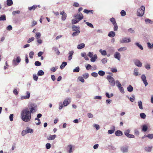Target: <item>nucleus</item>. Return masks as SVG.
<instances>
[{
	"mask_svg": "<svg viewBox=\"0 0 153 153\" xmlns=\"http://www.w3.org/2000/svg\"><path fill=\"white\" fill-rule=\"evenodd\" d=\"M93 126L96 128L97 130H98L100 128V126L98 125L94 124V125Z\"/></svg>",
	"mask_w": 153,
	"mask_h": 153,
	"instance_id": "63",
	"label": "nucleus"
},
{
	"mask_svg": "<svg viewBox=\"0 0 153 153\" xmlns=\"http://www.w3.org/2000/svg\"><path fill=\"white\" fill-rule=\"evenodd\" d=\"M68 147L69 148V153H71L72 152V146L71 145H69L68 146Z\"/></svg>",
	"mask_w": 153,
	"mask_h": 153,
	"instance_id": "51",
	"label": "nucleus"
},
{
	"mask_svg": "<svg viewBox=\"0 0 153 153\" xmlns=\"http://www.w3.org/2000/svg\"><path fill=\"white\" fill-rule=\"evenodd\" d=\"M21 118L25 122H28L31 119V114L28 108L23 109L21 113Z\"/></svg>",
	"mask_w": 153,
	"mask_h": 153,
	"instance_id": "1",
	"label": "nucleus"
},
{
	"mask_svg": "<svg viewBox=\"0 0 153 153\" xmlns=\"http://www.w3.org/2000/svg\"><path fill=\"white\" fill-rule=\"evenodd\" d=\"M86 24L88 26H89L90 27H91V28L94 27V26L92 24H91L90 23H89L88 22H86Z\"/></svg>",
	"mask_w": 153,
	"mask_h": 153,
	"instance_id": "48",
	"label": "nucleus"
},
{
	"mask_svg": "<svg viewBox=\"0 0 153 153\" xmlns=\"http://www.w3.org/2000/svg\"><path fill=\"white\" fill-rule=\"evenodd\" d=\"M101 61L103 63L105 64L107 62V59L106 58L103 59L101 60Z\"/></svg>",
	"mask_w": 153,
	"mask_h": 153,
	"instance_id": "45",
	"label": "nucleus"
},
{
	"mask_svg": "<svg viewBox=\"0 0 153 153\" xmlns=\"http://www.w3.org/2000/svg\"><path fill=\"white\" fill-rule=\"evenodd\" d=\"M140 117L143 119H145L146 117V115L144 113H141L140 114Z\"/></svg>",
	"mask_w": 153,
	"mask_h": 153,
	"instance_id": "40",
	"label": "nucleus"
},
{
	"mask_svg": "<svg viewBox=\"0 0 153 153\" xmlns=\"http://www.w3.org/2000/svg\"><path fill=\"white\" fill-rule=\"evenodd\" d=\"M113 25L114 26V31H116L118 29V26L117 25V24H115V25Z\"/></svg>",
	"mask_w": 153,
	"mask_h": 153,
	"instance_id": "52",
	"label": "nucleus"
},
{
	"mask_svg": "<svg viewBox=\"0 0 153 153\" xmlns=\"http://www.w3.org/2000/svg\"><path fill=\"white\" fill-rule=\"evenodd\" d=\"M114 56V58L117 59L118 60L120 61V60L121 55L119 52H115Z\"/></svg>",
	"mask_w": 153,
	"mask_h": 153,
	"instance_id": "10",
	"label": "nucleus"
},
{
	"mask_svg": "<svg viewBox=\"0 0 153 153\" xmlns=\"http://www.w3.org/2000/svg\"><path fill=\"white\" fill-rule=\"evenodd\" d=\"M26 130L27 133L29 132L31 133L33 132V130L32 129L30 128H27Z\"/></svg>",
	"mask_w": 153,
	"mask_h": 153,
	"instance_id": "36",
	"label": "nucleus"
},
{
	"mask_svg": "<svg viewBox=\"0 0 153 153\" xmlns=\"http://www.w3.org/2000/svg\"><path fill=\"white\" fill-rule=\"evenodd\" d=\"M93 11L92 10H90L86 9H85L83 11L84 12L87 14H88L90 12L92 14L93 13Z\"/></svg>",
	"mask_w": 153,
	"mask_h": 153,
	"instance_id": "32",
	"label": "nucleus"
},
{
	"mask_svg": "<svg viewBox=\"0 0 153 153\" xmlns=\"http://www.w3.org/2000/svg\"><path fill=\"white\" fill-rule=\"evenodd\" d=\"M79 71V67L78 66L76 67L75 69L73 70L74 72H78Z\"/></svg>",
	"mask_w": 153,
	"mask_h": 153,
	"instance_id": "41",
	"label": "nucleus"
},
{
	"mask_svg": "<svg viewBox=\"0 0 153 153\" xmlns=\"http://www.w3.org/2000/svg\"><path fill=\"white\" fill-rule=\"evenodd\" d=\"M120 14L122 16H124L126 15V11L124 10H122L120 12Z\"/></svg>",
	"mask_w": 153,
	"mask_h": 153,
	"instance_id": "44",
	"label": "nucleus"
},
{
	"mask_svg": "<svg viewBox=\"0 0 153 153\" xmlns=\"http://www.w3.org/2000/svg\"><path fill=\"white\" fill-rule=\"evenodd\" d=\"M34 39V38L33 37H32L30 38L27 41V42L29 43L30 42H31L33 41Z\"/></svg>",
	"mask_w": 153,
	"mask_h": 153,
	"instance_id": "60",
	"label": "nucleus"
},
{
	"mask_svg": "<svg viewBox=\"0 0 153 153\" xmlns=\"http://www.w3.org/2000/svg\"><path fill=\"white\" fill-rule=\"evenodd\" d=\"M107 79L108 80L110 85L112 86H114L115 85V82L114 79L111 76L108 75L107 76Z\"/></svg>",
	"mask_w": 153,
	"mask_h": 153,
	"instance_id": "3",
	"label": "nucleus"
},
{
	"mask_svg": "<svg viewBox=\"0 0 153 153\" xmlns=\"http://www.w3.org/2000/svg\"><path fill=\"white\" fill-rule=\"evenodd\" d=\"M99 52L101 53L102 55H106L107 54L106 51L105 50L102 51V49H100Z\"/></svg>",
	"mask_w": 153,
	"mask_h": 153,
	"instance_id": "26",
	"label": "nucleus"
},
{
	"mask_svg": "<svg viewBox=\"0 0 153 153\" xmlns=\"http://www.w3.org/2000/svg\"><path fill=\"white\" fill-rule=\"evenodd\" d=\"M78 79L79 81L81 82H85V80L83 79V78L81 76H79L78 78Z\"/></svg>",
	"mask_w": 153,
	"mask_h": 153,
	"instance_id": "47",
	"label": "nucleus"
},
{
	"mask_svg": "<svg viewBox=\"0 0 153 153\" xmlns=\"http://www.w3.org/2000/svg\"><path fill=\"white\" fill-rule=\"evenodd\" d=\"M37 7V6L34 5L31 7H29L28 9L30 10H34Z\"/></svg>",
	"mask_w": 153,
	"mask_h": 153,
	"instance_id": "35",
	"label": "nucleus"
},
{
	"mask_svg": "<svg viewBox=\"0 0 153 153\" xmlns=\"http://www.w3.org/2000/svg\"><path fill=\"white\" fill-rule=\"evenodd\" d=\"M115 33L113 31H110L108 34V36L111 37H113L114 36H115Z\"/></svg>",
	"mask_w": 153,
	"mask_h": 153,
	"instance_id": "18",
	"label": "nucleus"
},
{
	"mask_svg": "<svg viewBox=\"0 0 153 153\" xmlns=\"http://www.w3.org/2000/svg\"><path fill=\"white\" fill-rule=\"evenodd\" d=\"M152 146L151 147H146L145 148V151L147 152H150L151 151L152 149Z\"/></svg>",
	"mask_w": 153,
	"mask_h": 153,
	"instance_id": "25",
	"label": "nucleus"
},
{
	"mask_svg": "<svg viewBox=\"0 0 153 153\" xmlns=\"http://www.w3.org/2000/svg\"><path fill=\"white\" fill-rule=\"evenodd\" d=\"M67 65V62H62L61 65L60 66V68L61 69H63Z\"/></svg>",
	"mask_w": 153,
	"mask_h": 153,
	"instance_id": "21",
	"label": "nucleus"
},
{
	"mask_svg": "<svg viewBox=\"0 0 153 153\" xmlns=\"http://www.w3.org/2000/svg\"><path fill=\"white\" fill-rule=\"evenodd\" d=\"M110 21L112 23L113 25L117 24L115 19L114 18H112L110 19Z\"/></svg>",
	"mask_w": 153,
	"mask_h": 153,
	"instance_id": "31",
	"label": "nucleus"
},
{
	"mask_svg": "<svg viewBox=\"0 0 153 153\" xmlns=\"http://www.w3.org/2000/svg\"><path fill=\"white\" fill-rule=\"evenodd\" d=\"M44 74V72L42 70L39 71V76H42Z\"/></svg>",
	"mask_w": 153,
	"mask_h": 153,
	"instance_id": "58",
	"label": "nucleus"
},
{
	"mask_svg": "<svg viewBox=\"0 0 153 153\" xmlns=\"http://www.w3.org/2000/svg\"><path fill=\"white\" fill-rule=\"evenodd\" d=\"M58 68L57 66H56L55 67H53L51 68V70L53 72H55L56 71V69H57Z\"/></svg>",
	"mask_w": 153,
	"mask_h": 153,
	"instance_id": "61",
	"label": "nucleus"
},
{
	"mask_svg": "<svg viewBox=\"0 0 153 153\" xmlns=\"http://www.w3.org/2000/svg\"><path fill=\"white\" fill-rule=\"evenodd\" d=\"M130 132V130L129 129L126 130L124 131V134L128 138H134V136L133 134H129Z\"/></svg>",
	"mask_w": 153,
	"mask_h": 153,
	"instance_id": "4",
	"label": "nucleus"
},
{
	"mask_svg": "<svg viewBox=\"0 0 153 153\" xmlns=\"http://www.w3.org/2000/svg\"><path fill=\"white\" fill-rule=\"evenodd\" d=\"M56 135L54 134L53 135H50L47 137V139L49 140H54L56 137Z\"/></svg>",
	"mask_w": 153,
	"mask_h": 153,
	"instance_id": "16",
	"label": "nucleus"
},
{
	"mask_svg": "<svg viewBox=\"0 0 153 153\" xmlns=\"http://www.w3.org/2000/svg\"><path fill=\"white\" fill-rule=\"evenodd\" d=\"M98 74L100 76H103L105 74V72L104 71H98Z\"/></svg>",
	"mask_w": 153,
	"mask_h": 153,
	"instance_id": "34",
	"label": "nucleus"
},
{
	"mask_svg": "<svg viewBox=\"0 0 153 153\" xmlns=\"http://www.w3.org/2000/svg\"><path fill=\"white\" fill-rule=\"evenodd\" d=\"M138 69L137 68H135L134 70V75L135 76H137L138 74Z\"/></svg>",
	"mask_w": 153,
	"mask_h": 153,
	"instance_id": "27",
	"label": "nucleus"
},
{
	"mask_svg": "<svg viewBox=\"0 0 153 153\" xmlns=\"http://www.w3.org/2000/svg\"><path fill=\"white\" fill-rule=\"evenodd\" d=\"M37 106L35 105H32L30 108V113H33L36 112V111Z\"/></svg>",
	"mask_w": 153,
	"mask_h": 153,
	"instance_id": "9",
	"label": "nucleus"
},
{
	"mask_svg": "<svg viewBox=\"0 0 153 153\" xmlns=\"http://www.w3.org/2000/svg\"><path fill=\"white\" fill-rule=\"evenodd\" d=\"M80 33V31H74L72 34L73 36H74L78 35Z\"/></svg>",
	"mask_w": 153,
	"mask_h": 153,
	"instance_id": "33",
	"label": "nucleus"
},
{
	"mask_svg": "<svg viewBox=\"0 0 153 153\" xmlns=\"http://www.w3.org/2000/svg\"><path fill=\"white\" fill-rule=\"evenodd\" d=\"M115 134L117 136H122L123 134L122 132L120 130H117L115 131Z\"/></svg>",
	"mask_w": 153,
	"mask_h": 153,
	"instance_id": "17",
	"label": "nucleus"
},
{
	"mask_svg": "<svg viewBox=\"0 0 153 153\" xmlns=\"http://www.w3.org/2000/svg\"><path fill=\"white\" fill-rule=\"evenodd\" d=\"M13 2L12 0H7V6H10L13 4Z\"/></svg>",
	"mask_w": 153,
	"mask_h": 153,
	"instance_id": "22",
	"label": "nucleus"
},
{
	"mask_svg": "<svg viewBox=\"0 0 153 153\" xmlns=\"http://www.w3.org/2000/svg\"><path fill=\"white\" fill-rule=\"evenodd\" d=\"M147 45L149 48L150 49L152 48V47L150 42H148L147 43Z\"/></svg>",
	"mask_w": 153,
	"mask_h": 153,
	"instance_id": "64",
	"label": "nucleus"
},
{
	"mask_svg": "<svg viewBox=\"0 0 153 153\" xmlns=\"http://www.w3.org/2000/svg\"><path fill=\"white\" fill-rule=\"evenodd\" d=\"M134 64L138 67H141L142 66V63L139 60H136L134 62Z\"/></svg>",
	"mask_w": 153,
	"mask_h": 153,
	"instance_id": "11",
	"label": "nucleus"
},
{
	"mask_svg": "<svg viewBox=\"0 0 153 153\" xmlns=\"http://www.w3.org/2000/svg\"><path fill=\"white\" fill-rule=\"evenodd\" d=\"M120 149L123 153H127L128 151V147L126 146H123Z\"/></svg>",
	"mask_w": 153,
	"mask_h": 153,
	"instance_id": "8",
	"label": "nucleus"
},
{
	"mask_svg": "<svg viewBox=\"0 0 153 153\" xmlns=\"http://www.w3.org/2000/svg\"><path fill=\"white\" fill-rule=\"evenodd\" d=\"M74 17L79 21L82 20L83 18V15L81 13H79L75 15Z\"/></svg>",
	"mask_w": 153,
	"mask_h": 153,
	"instance_id": "7",
	"label": "nucleus"
},
{
	"mask_svg": "<svg viewBox=\"0 0 153 153\" xmlns=\"http://www.w3.org/2000/svg\"><path fill=\"white\" fill-rule=\"evenodd\" d=\"M79 21L76 19H73L72 20V24H75L78 23Z\"/></svg>",
	"mask_w": 153,
	"mask_h": 153,
	"instance_id": "38",
	"label": "nucleus"
},
{
	"mask_svg": "<svg viewBox=\"0 0 153 153\" xmlns=\"http://www.w3.org/2000/svg\"><path fill=\"white\" fill-rule=\"evenodd\" d=\"M145 68L147 70H149L151 68L150 65L148 64L145 65Z\"/></svg>",
	"mask_w": 153,
	"mask_h": 153,
	"instance_id": "46",
	"label": "nucleus"
},
{
	"mask_svg": "<svg viewBox=\"0 0 153 153\" xmlns=\"http://www.w3.org/2000/svg\"><path fill=\"white\" fill-rule=\"evenodd\" d=\"M88 56L90 58L94 56V53L93 52H89L88 54Z\"/></svg>",
	"mask_w": 153,
	"mask_h": 153,
	"instance_id": "39",
	"label": "nucleus"
},
{
	"mask_svg": "<svg viewBox=\"0 0 153 153\" xmlns=\"http://www.w3.org/2000/svg\"><path fill=\"white\" fill-rule=\"evenodd\" d=\"M54 50L56 51V53L57 55H59L60 53V52L59 51L58 49L56 48H53Z\"/></svg>",
	"mask_w": 153,
	"mask_h": 153,
	"instance_id": "53",
	"label": "nucleus"
},
{
	"mask_svg": "<svg viewBox=\"0 0 153 153\" xmlns=\"http://www.w3.org/2000/svg\"><path fill=\"white\" fill-rule=\"evenodd\" d=\"M91 75L93 76L96 77L98 76V74L96 72H93L91 73Z\"/></svg>",
	"mask_w": 153,
	"mask_h": 153,
	"instance_id": "55",
	"label": "nucleus"
},
{
	"mask_svg": "<svg viewBox=\"0 0 153 153\" xmlns=\"http://www.w3.org/2000/svg\"><path fill=\"white\" fill-rule=\"evenodd\" d=\"M147 128H148L146 125H143L142 128V131L145 132L147 131Z\"/></svg>",
	"mask_w": 153,
	"mask_h": 153,
	"instance_id": "37",
	"label": "nucleus"
},
{
	"mask_svg": "<svg viewBox=\"0 0 153 153\" xmlns=\"http://www.w3.org/2000/svg\"><path fill=\"white\" fill-rule=\"evenodd\" d=\"M33 77L34 80L37 81L38 79V77L36 74H33Z\"/></svg>",
	"mask_w": 153,
	"mask_h": 153,
	"instance_id": "50",
	"label": "nucleus"
},
{
	"mask_svg": "<svg viewBox=\"0 0 153 153\" xmlns=\"http://www.w3.org/2000/svg\"><path fill=\"white\" fill-rule=\"evenodd\" d=\"M139 108L141 110L143 109L142 102L141 100L137 102Z\"/></svg>",
	"mask_w": 153,
	"mask_h": 153,
	"instance_id": "14",
	"label": "nucleus"
},
{
	"mask_svg": "<svg viewBox=\"0 0 153 153\" xmlns=\"http://www.w3.org/2000/svg\"><path fill=\"white\" fill-rule=\"evenodd\" d=\"M127 90L129 92H131L133 91V88L132 86L131 85H129L128 87L127 88Z\"/></svg>",
	"mask_w": 153,
	"mask_h": 153,
	"instance_id": "24",
	"label": "nucleus"
},
{
	"mask_svg": "<svg viewBox=\"0 0 153 153\" xmlns=\"http://www.w3.org/2000/svg\"><path fill=\"white\" fill-rule=\"evenodd\" d=\"M46 147L47 149H48L51 148V145L50 143H48L46 144Z\"/></svg>",
	"mask_w": 153,
	"mask_h": 153,
	"instance_id": "49",
	"label": "nucleus"
},
{
	"mask_svg": "<svg viewBox=\"0 0 153 153\" xmlns=\"http://www.w3.org/2000/svg\"><path fill=\"white\" fill-rule=\"evenodd\" d=\"M128 32L131 33H134L135 31L132 28H130L128 30Z\"/></svg>",
	"mask_w": 153,
	"mask_h": 153,
	"instance_id": "59",
	"label": "nucleus"
},
{
	"mask_svg": "<svg viewBox=\"0 0 153 153\" xmlns=\"http://www.w3.org/2000/svg\"><path fill=\"white\" fill-rule=\"evenodd\" d=\"M34 53L33 51H31L29 53V57L30 58H32Z\"/></svg>",
	"mask_w": 153,
	"mask_h": 153,
	"instance_id": "56",
	"label": "nucleus"
},
{
	"mask_svg": "<svg viewBox=\"0 0 153 153\" xmlns=\"http://www.w3.org/2000/svg\"><path fill=\"white\" fill-rule=\"evenodd\" d=\"M147 137L150 139H152L153 138V134H148L147 135Z\"/></svg>",
	"mask_w": 153,
	"mask_h": 153,
	"instance_id": "57",
	"label": "nucleus"
},
{
	"mask_svg": "<svg viewBox=\"0 0 153 153\" xmlns=\"http://www.w3.org/2000/svg\"><path fill=\"white\" fill-rule=\"evenodd\" d=\"M89 76V74L88 73H85L83 75V76L84 78L85 79H87V78Z\"/></svg>",
	"mask_w": 153,
	"mask_h": 153,
	"instance_id": "42",
	"label": "nucleus"
},
{
	"mask_svg": "<svg viewBox=\"0 0 153 153\" xmlns=\"http://www.w3.org/2000/svg\"><path fill=\"white\" fill-rule=\"evenodd\" d=\"M20 13V11L19 10L14 11L13 12L12 14L13 15H15L16 14H19Z\"/></svg>",
	"mask_w": 153,
	"mask_h": 153,
	"instance_id": "54",
	"label": "nucleus"
},
{
	"mask_svg": "<svg viewBox=\"0 0 153 153\" xmlns=\"http://www.w3.org/2000/svg\"><path fill=\"white\" fill-rule=\"evenodd\" d=\"M6 20V16L5 15H2L0 17V21H5Z\"/></svg>",
	"mask_w": 153,
	"mask_h": 153,
	"instance_id": "30",
	"label": "nucleus"
},
{
	"mask_svg": "<svg viewBox=\"0 0 153 153\" xmlns=\"http://www.w3.org/2000/svg\"><path fill=\"white\" fill-rule=\"evenodd\" d=\"M131 41V39L130 38H127L126 37L123 38L120 41L121 43H127L130 42Z\"/></svg>",
	"mask_w": 153,
	"mask_h": 153,
	"instance_id": "5",
	"label": "nucleus"
},
{
	"mask_svg": "<svg viewBox=\"0 0 153 153\" xmlns=\"http://www.w3.org/2000/svg\"><path fill=\"white\" fill-rule=\"evenodd\" d=\"M115 130V127L114 126H113V129L112 130H108V134H111L113 133L114 132Z\"/></svg>",
	"mask_w": 153,
	"mask_h": 153,
	"instance_id": "29",
	"label": "nucleus"
},
{
	"mask_svg": "<svg viewBox=\"0 0 153 153\" xmlns=\"http://www.w3.org/2000/svg\"><path fill=\"white\" fill-rule=\"evenodd\" d=\"M127 48L125 47H122L118 49V51H119L121 52L122 51H124L127 50Z\"/></svg>",
	"mask_w": 153,
	"mask_h": 153,
	"instance_id": "23",
	"label": "nucleus"
},
{
	"mask_svg": "<svg viewBox=\"0 0 153 153\" xmlns=\"http://www.w3.org/2000/svg\"><path fill=\"white\" fill-rule=\"evenodd\" d=\"M118 88L122 93L124 94V91L123 88L122 86Z\"/></svg>",
	"mask_w": 153,
	"mask_h": 153,
	"instance_id": "62",
	"label": "nucleus"
},
{
	"mask_svg": "<svg viewBox=\"0 0 153 153\" xmlns=\"http://www.w3.org/2000/svg\"><path fill=\"white\" fill-rule=\"evenodd\" d=\"M141 79L145 86H146L148 85V83L147 82L145 75V74H142L141 76Z\"/></svg>",
	"mask_w": 153,
	"mask_h": 153,
	"instance_id": "6",
	"label": "nucleus"
},
{
	"mask_svg": "<svg viewBox=\"0 0 153 153\" xmlns=\"http://www.w3.org/2000/svg\"><path fill=\"white\" fill-rule=\"evenodd\" d=\"M69 99V101H68V100H64L63 102V105L64 106H66L68 105L70 103L71 101L70 99Z\"/></svg>",
	"mask_w": 153,
	"mask_h": 153,
	"instance_id": "19",
	"label": "nucleus"
},
{
	"mask_svg": "<svg viewBox=\"0 0 153 153\" xmlns=\"http://www.w3.org/2000/svg\"><path fill=\"white\" fill-rule=\"evenodd\" d=\"M97 55L95 54L94 55V57L93 56L91 58V62H94L96 61V59H97Z\"/></svg>",
	"mask_w": 153,
	"mask_h": 153,
	"instance_id": "20",
	"label": "nucleus"
},
{
	"mask_svg": "<svg viewBox=\"0 0 153 153\" xmlns=\"http://www.w3.org/2000/svg\"><path fill=\"white\" fill-rule=\"evenodd\" d=\"M145 9L143 6H142L140 8H138L137 12V16H143L144 13Z\"/></svg>",
	"mask_w": 153,
	"mask_h": 153,
	"instance_id": "2",
	"label": "nucleus"
},
{
	"mask_svg": "<svg viewBox=\"0 0 153 153\" xmlns=\"http://www.w3.org/2000/svg\"><path fill=\"white\" fill-rule=\"evenodd\" d=\"M135 45L138 47V48L141 50H143V46L141 45L138 42L136 43H135Z\"/></svg>",
	"mask_w": 153,
	"mask_h": 153,
	"instance_id": "28",
	"label": "nucleus"
},
{
	"mask_svg": "<svg viewBox=\"0 0 153 153\" xmlns=\"http://www.w3.org/2000/svg\"><path fill=\"white\" fill-rule=\"evenodd\" d=\"M85 47V45L84 43H82L78 45L77 46V48L79 49H81Z\"/></svg>",
	"mask_w": 153,
	"mask_h": 153,
	"instance_id": "15",
	"label": "nucleus"
},
{
	"mask_svg": "<svg viewBox=\"0 0 153 153\" xmlns=\"http://www.w3.org/2000/svg\"><path fill=\"white\" fill-rule=\"evenodd\" d=\"M67 17V15L66 13H64V14L62 15V20H65Z\"/></svg>",
	"mask_w": 153,
	"mask_h": 153,
	"instance_id": "43",
	"label": "nucleus"
},
{
	"mask_svg": "<svg viewBox=\"0 0 153 153\" xmlns=\"http://www.w3.org/2000/svg\"><path fill=\"white\" fill-rule=\"evenodd\" d=\"M26 95L25 96H22L21 97L22 99H29L30 96V94L29 92L27 91L26 93Z\"/></svg>",
	"mask_w": 153,
	"mask_h": 153,
	"instance_id": "12",
	"label": "nucleus"
},
{
	"mask_svg": "<svg viewBox=\"0 0 153 153\" xmlns=\"http://www.w3.org/2000/svg\"><path fill=\"white\" fill-rule=\"evenodd\" d=\"M72 29L73 31H80L79 27L76 26L75 25H73Z\"/></svg>",
	"mask_w": 153,
	"mask_h": 153,
	"instance_id": "13",
	"label": "nucleus"
}]
</instances>
